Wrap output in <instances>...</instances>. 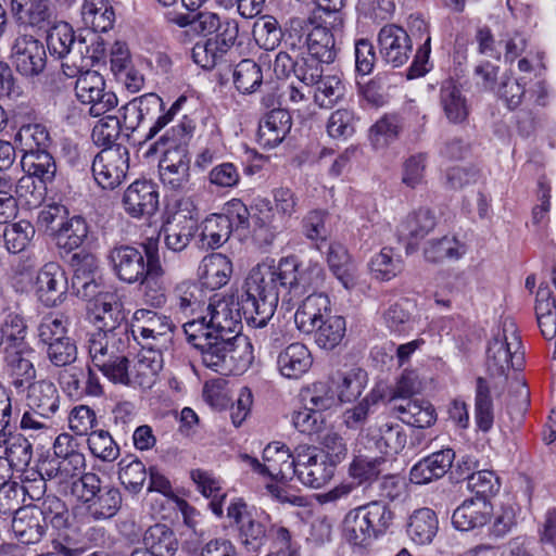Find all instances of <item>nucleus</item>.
Instances as JSON below:
<instances>
[{"label":"nucleus","instance_id":"nucleus-17","mask_svg":"<svg viewBox=\"0 0 556 556\" xmlns=\"http://www.w3.org/2000/svg\"><path fill=\"white\" fill-rule=\"evenodd\" d=\"M11 58L16 71L25 77L38 76L47 64L43 43L31 35H20L15 38Z\"/></svg>","mask_w":556,"mask_h":556},{"label":"nucleus","instance_id":"nucleus-45","mask_svg":"<svg viewBox=\"0 0 556 556\" xmlns=\"http://www.w3.org/2000/svg\"><path fill=\"white\" fill-rule=\"evenodd\" d=\"M437 220L430 208H419L409 214L399 226L401 238L419 241L424 239L434 227Z\"/></svg>","mask_w":556,"mask_h":556},{"label":"nucleus","instance_id":"nucleus-42","mask_svg":"<svg viewBox=\"0 0 556 556\" xmlns=\"http://www.w3.org/2000/svg\"><path fill=\"white\" fill-rule=\"evenodd\" d=\"M342 535L349 544L359 547L368 546L375 540L359 506L345 515Z\"/></svg>","mask_w":556,"mask_h":556},{"label":"nucleus","instance_id":"nucleus-15","mask_svg":"<svg viewBox=\"0 0 556 556\" xmlns=\"http://www.w3.org/2000/svg\"><path fill=\"white\" fill-rule=\"evenodd\" d=\"M70 264L74 271L72 289L77 296L91 301L102 292L99 263L93 254L81 250L71 256Z\"/></svg>","mask_w":556,"mask_h":556},{"label":"nucleus","instance_id":"nucleus-16","mask_svg":"<svg viewBox=\"0 0 556 556\" xmlns=\"http://www.w3.org/2000/svg\"><path fill=\"white\" fill-rule=\"evenodd\" d=\"M296 472L299 481L309 488L319 489L334 475V466L325 455H318L316 447L300 445L296 447Z\"/></svg>","mask_w":556,"mask_h":556},{"label":"nucleus","instance_id":"nucleus-56","mask_svg":"<svg viewBox=\"0 0 556 556\" xmlns=\"http://www.w3.org/2000/svg\"><path fill=\"white\" fill-rule=\"evenodd\" d=\"M301 399L309 409L321 413L336 404L334 392L328 382H315L301 392Z\"/></svg>","mask_w":556,"mask_h":556},{"label":"nucleus","instance_id":"nucleus-46","mask_svg":"<svg viewBox=\"0 0 556 556\" xmlns=\"http://www.w3.org/2000/svg\"><path fill=\"white\" fill-rule=\"evenodd\" d=\"M204 283L212 289L225 286L232 273L230 260L220 253L205 256L201 264Z\"/></svg>","mask_w":556,"mask_h":556},{"label":"nucleus","instance_id":"nucleus-57","mask_svg":"<svg viewBox=\"0 0 556 556\" xmlns=\"http://www.w3.org/2000/svg\"><path fill=\"white\" fill-rule=\"evenodd\" d=\"M315 86L314 100L324 109L333 106L344 94V86L336 75L324 76Z\"/></svg>","mask_w":556,"mask_h":556},{"label":"nucleus","instance_id":"nucleus-39","mask_svg":"<svg viewBox=\"0 0 556 556\" xmlns=\"http://www.w3.org/2000/svg\"><path fill=\"white\" fill-rule=\"evenodd\" d=\"M440 103L451 123H462L469 114L466 97L463 94L460 87L452 80L442 84Z\"/></svg>","mask_w":556,"mask_h":556},{"label":"nucleus","instance_id":"nucleus-23","mask_svg":"<svg viewBox=\"0 0 556 556\" xmlns=\"http://www.w3.org/2000/svg\"><path fill=\"white\" fill-rule=\"evenodd\" d=\"M123 206L135 218L153 215L159 207L155 185L148 180L134 181L124 192Z\"/></svg>","mask_w":556,"mask_h":556},{"label":"nucleus","instance_id":"nucleus-10","mask_svg":"<svg viewBox=\"0 0 556 556\" xmlns=\"http://www.w3.org/2000/svg\"><path fill=\"white\" fill-rule=\"evenodd\" d=\"M291 31L300 33L299 40L305 38V45L309 55L319 59L325 64L332 63L338 54L339 48L336 43L334 30L326 20L316 21L314 17L294 18L291 21Z\"/></svg>","mask_w":556,"mask_h":556},{"label":"nucleus","instance_id":"nucleus-37","mask_svg":"<svg viewBox=\"0 0 556 556\" xmlns=\"http://www.w3.org/2000/svg\"><path fill=\"white\" fill-rule=\"evenodd\" d=\"M144 548L155 556H174L179 542L174 530L165 523L150 526L142 538Z\"/></svg>","mask_w":556,"mask_h":556},{"label":"nucleus","instance_id":"nucleus-26","mask_svg":"<svg viewBox=\"0 0 556 556\" xmlns=\"http://www.w3.org/2000/svg\"><path fill=\"white\" fill-rule=\"evenodd\" d=\"M455 452L443 448L431 453L416 463L409 471V480L415 484H428L445 476L452 468Z\"/></svg>","mask_w":556,"mask_h":556},{"label":"nucleus","instance_id":"nucleus-62","mask_svg":"<svg viewBox=\"0 0 556 556\" xmlns=\"http://www.w3.org/2000/svg\"><path fill=\"white\" fill-rule=\"evenodd\" d=\"M35 229L27 220H20L14 224L5 226L3 231V239L7 249L12 253L23 251L30 238L34 236Z\"/></svg>","mask_w":556,"mask_h":556},{"label":"nucleus","instance_id":"nucleus-47","mask_svg":"<svg viewBox=\"0 0 556 556\" xmlns=\"http://www.w3.org/2000/svg\"><path fill=\"white\" fill-rule=\"evenodd\" d=\"M375 540L387 533L393 525L395 514L383 501H371L359 506Z\"/></svg>","mask_w":556,"mask_h":556},{"label":"nucleus","instance_id":"nucleus-34","mask_svg":"<svg viewBox=\"0 0 556 556\" xmlns=\"http://www.w3.org/2000/svg\"><path fill=\"white\" fill-rule=\"evenodd\" d=\"M391 409L404 424L416 428H429L437 420V413L429 402L405 400L391 405Z\"/></svg>","mask_w":556,"mask_h":556},{"label":"nucleus","instance_id":"nucleus-44","mask_svg":"<svg viewBox=\"0 0 556 556\" xmlns=\"http://www.w3.org/2000/svg\"><path fill=\"white\" fill-rule=\"evenodd\" d=\"M232 220L224 214H212L202 223L201 239L214 250L226 243L232 232Z\"/></svg>","mask_w":556,"mask_h":556},{"label":"nucleus","instance_id":"nucleus-27","mask_svg":"<svg viewBox=\"0 0 556 556\" xmlns=\"http://www.w3.org/2000/svg\"><path fill=\"white\" fill-rule=\"evenodd\" d=\"M67 279L58 263H47L37 274L36 293L46 306H54L65 293Z\"/></svg>","mask_w":556,"mask_h":556},{"label":"nucleus","instance_id":"nucleus-7","mask_svg":"<svg viewBox=\"0 0 556 556\" xmlns=\"http://www.w3.org/2000/svg\"><path fill=\"white\" fill-rule=\"evenodd\" d=\"M73 489L85 504L87 514L93 520H106L114 517L122 506L121 491L108 483L94 472L84 473L74 482Z\"/></svg>","mask_w":556,"mask_h":556},{"label":"nucleus","instance_id":"nucleus-8","mask_svg":"<svg viewBox=\"0 0 556 556\" xmlns=\"http://www.w3.org/2000/svg\"><path fill=\"white\" fill-rule=\"evenodd\" d=\"M521 340L517 334L515 324L509 320L503 323L490 340L486 349V370L492 378H506L510 368H520L522 354Z\"/></svg>","mask_w":556,"mask_h":556},{"label":"nucleus","instance_id":"nucleus-25","mask_svg":"<svg viewBox=\"0 0 556 556\" xmlns=\"http://www.w3.org/2000/svg\"><path fill=\"white\" fill-rule=\"evenodd\" d=\"M147 253L150 258L149 270L138 282L141 285L144 302L159 308L166 303L165 270L161 264L160 253L153 244L148 248Z\"/></svg>","mask_w":556,"mask_h":556},{"label":"nucleus","instance_id":"nucleus-12","mask_svg":"<svg viewBox=\"0 0 556 556\" xmlns=\"http://www.w3.org/2000/svg\"><path fill=\"white\" fill-rule=\"evenodd\" d=\"M174 327L175 325L167 316L140 308L134 313L129 332L134 340L138 339L137 333H139L143 348L161 351L170 341Z\"/></svg>","mask_w":556,"mask_h":556},{"label":"nucleus","instance_id":"nucleus-24","mask_svg":"<svg viewBox=\"0 0 556 556\" xmlns=\"http://www.w3.org/2000/svg\"><path fill=\"white\" fill-rule=\"evenodd\" d=\"M266 477L280 482L292 480L296 472V450L292 454L289 447L279 442L266 445L263 451Z\"/></svg>","mask_w":556,"mask_h":556},{"label":"nucleus","instance_id":"nucleus-58","mask_svg":"<svg viewBox=\"0 0 556 556\" xmlns=\"http://www.w3.org/2000/svg\"><path fill=\"white\" fill-rule=\"evenodd\" d=\"M87 441L91 454L103 462H114L119 456V446L109 431H91Z\"/></svg>","mask_w":556,"mask_h":556},{"label":"nucleus","instance_id":"nucleus-14","mask_svg":"<svg viewBox=\"0 0 556 556\" xmlns=\"http://www.w3.org/2000/svg\"><path fill=\"white\" fill-rule=\"evenodd\" d=\"M128 161L126 147L116 144L115 148H104L94 156L91 166L97 184L103 189H115L127 174Z\"/></svg>","mask_w":556,"mask_h":556},{"label":"nucleus","instance_id":"nucleus-49","mask_svg":"<svg viewBox=\"0 0 556 556\" xmlns=\"http://www.w3.org/2000/svg\"><path fill=\"white\" fill-rule=\"evenodd\" d=\"M2 453L4 463L17 471L24 470L30 463L33 457V445L22 434H15L4 441Z\"/></svg>","mask_w":556,"mask_h":556},{"label":"nucleus","instance_id":"nucleus-32","mask_svg":"<svg viewBox=\"0 0 556 556\" xmlns=\"http://www.w3.org/2000/svg\"><path fill=\"white\" fill-rule=\"evenodd\" d=\"M24 172L28 175L20 180V188H28L31 177L38 178L42 184L51 182L56 173V164L47 149L23 153L21 160Z\"/></svg>","mask_w":556,"mask_h":556},{"label":"nucleus","instance_id":"nucleus-48","mask_svg":"<svg viewBox=\"0 0 556 556\" xmlns=\"http://www.w3.org/2000/svg\"><path fill=\"white\" fill-rule=\"evenodd\" d=\"M232 83L242 94L255 92L263 83L261 66L251 59L241 60L233 68Z\"/></svg>","mask_w":556,"mask_h":556},{"label":"nucleus","instance_id":"nucleus-40","mask_svg":"<svg viewBox=\"0 0 556 556\" xmlns=\"http://www.w3.org/2000/svg\"><path fill=\"white\" fill-rule=\"evenodd\" d=\"M438 518L435 513L427 507L415 510L409 517L407 533L410 539L420 545L432 542L438 532Z\"/></svg>","mask_w":556,"mask_h":556},{"label":"nucleus","instance_id":"nucleus-52","mask_svg":"<svg viewBox=\"0 0 556 556\" xmlns=\"http://www.w3.org/2000/svg\"><path fill=\"white\" fill-rule=\"evenodd\" d=\"M327 263L333 275L340 280L345 289L355 286V278L351 270L350 255L348 250L340 243H331L327 251Z\"/></svg>","mask_w":556,"mask_h":556},{"label":"nucleus","instance_id":"nucleus-64","mask_svg":"<svg viewBox=\"0 0 556 556\" xmlns=\"http://www.w3.org/2000/svg\"><path fill=\"white\" fill-rule=\"evenodd\" d=\"M315 9L311 17L316 21L326 20L330 27L340 30L343 26V16L341 10L345 5V0H314Z\"/></svg>","mask_w":556,"mask_h":556},{"label":"nucleus","instance_id":"nucleus-63","mask_svg":"<svg viewBox=\"0 0 556 556\" xmlns=\"http://www.w3.org/2000/svg\"><path fill=\"white\" fill-rule=\"evenodd\" d=\"M459 248V242L454 237L444 236L440 239L430 240L424 254L428 262L438 263L447 257L458 258L463 253Z\"/></svg>","mask_w":556,"mask_h":556},{"label":"nucleus","instance_id":"nucleus-61","mask_svg":"<svg viewBox=\"0 0 556 556\" xmlns=\"http://www.w3.org/2000/svg\"><path fill=\"white\" fill-rule=\"evenodd\" d=\"M328 215L325 210L308 211L301 220L303 236L312 242L326 241L329 233L326 226Z\"/></svg>","mask_w":556,"mask_h":556},{"label":"nucleus","instance_id":"nucleus-51","mask_svg":"<svg viewBox=\"0 0 556 556\" xmlns=\"http://www.w3.org/2000/svg\"><path fill=\"white\" fill-rule=\"evenodd\" d=\"M475 417L478 428L488 432L494 421L493 401L488 381L483 377L477 378L475 396Z\"/></svg>","mask_w":556,"mask_h":556},{"label":"nucleus","instance_id":"nucleus-19","mask_svg":"<svg viewBox=\"0 0 556 556\" xmlns=\"http://www.w3.org/2000/svg\"><path fill=\"white\" fill-rule=\"evenodd\" d=\"M47 47L52 55L66 59L65 63L73 65L75 61H83V52L87 51L86 37L75 36L68 23L61 22L50 28L47 35Z\"/></svg>","mask_w":556,"mask_h":556},{"label":"nucleus","instance_id":"nucleus-33","mask_svg":"<svg viewBox=\"0 0 556 556\" xmlns=\"http://www.w3.org/2000/svg\"><path fill=\"white\" fill-rule=\"evenodd\" d=\"M313 358L305 344L294 342L281 351L277 357L280 374L289 379L302 377L312 366Z\"/></svg>","mask_w":556,"mask_h":556},{"label":"nucleus","instance_id":"nucleus-2","mask_svg":"<svg viewBox=\"0 0 556 556\" xmlns=\"http://www.w3.org/2000/svg\"><path fill=\"white\" fill-rule=\"evenodd\" d=\"M252 273L250 271L243 285V292L240 296H224L212 299L206 308V315L199 316L184 324L191 326L193 324H203L205 330L211 336L222 334L223 337L233 336L239 338L242 329V318L248 326L253 328H264L273 316H265L262 304L264 296L261 290L253 291L251 286Z\"/></svg>","mask_w":556,"mask_h":556},{"label":"nucleus","instance_id":"nucleus-28","mask_svg":"<svg viewBox=\"0 0 556 556\" xmlns=\"http://www.w3.org/2000/svg\"><path fill=\"white\" fill-rule=\"evenodd\" d=\"M492 506L483 497L465 500L453 513L452 523L459 531L483 527L490 520Z\"/></svg>","mask_w":556,"mask_h":556},{"label":"nucleus","instance_id":"nucleus-6","mask_svg":"<svg viewBox=\"0 0 556 556\" xmlns=\"http://www.w3.org/2000/svg\"><path fill=\"white\" fill-rule=\"evenodd\" d=\"M190 124L181 122L166 131L155 144L172 146L163 152L159 162V175L163 186L173 191H186L190 185V155L180 142L191 131Z\"/></svg>","mask_w":556,"mask_h":556},{"label":"nucleus","instance_id":"nucleus-60","mask_svg":"<svg viewBox=\"0 0 556 556\" xmlns=\"http://www.w3.org/2000/svg\"><path fill=\"white\" fill-rule=\"evenodd\" d=\"M401 270L402 261L400 257H393V250L390 248H383L370 261V271L379 280H390Z\"/></svg>","mask_w":556,"mask_h":556},{"label":"nucleus","instance_id":"nucleus-38","mask_svg":"<svg viewBox=\"0 0 556 556\" xmlns=\"http://www.w3.org/2000/svg\"><path fill=\"white\" fill-rule=\"evenodd\" d=\"M386 465L383 456L357 454L349 466V476L357 485L370 486L384 471Z\"/></svg>","mask_w":556,"mask_h":556},{"label":"nucleus","instance_id":"nucleus-13","mask_svg":"<svg viewBox=\"0 0 556 556\" xmlns=\"http://www.w3.org/2000/svg\"><path fill=\"white\" fill-rule=\"evenodd\" d=\"M76 77V97L81 103L90 105L92 116L104 115L117 105L116 94L105 90V80L97 71L84 70Z\"/></svg>","mask_w":556,"mask_h":556},{"label":"nucleus","instance_id":"nucleus-21","mask_svg":"<svg viewBox=\"0 0 556 556\" xmlns=\"http://www.w3.org/2000/svg\"><path fill=\"white\" fill-rule=\"evenodd\" d=\"M142 123L154 121L149 128L146 140L153 139L168 123H170L180 110L182 98L176 100L168 110H165L164 102L156 93L150 92L135 98Z\"/></svg>","mask_w":556,"mask_h":556},{"label":"nucleus","instance_id":"nucleus-43","mask_svg":"<svg viewBox=\"0 0 556 556\" xmlns=\"http://www.w3.org/2000/svg\"><path fill=\"white\" fill-rule=\"evenodd\" d=\"M25 336L26 325L20 315L9 313L0 318V346H3V354L28 346Z\"/></svg>","mask_w":556,"mask_h":556},{"label":"nucleus","instance_id":"nucleus-55","mask_svg":"<svg viewBox=\"0 0 556 556\" xmlns=\"http://www.w3.org/2000/svg\"><path fill=\"white\" fill-rule=\"evenodd\" d=\"M379 451L383 454H397L406 444V433L400 425L383 424L377 430L369 433Z\"/></svg>","mask_w":556,"mask_h":556},{"label":"nucleus","instance_id":"nucleus-5","mask_svg":"<svg viewBox=\"0 0 556 556\" xmlns=\"http://www.w3.org/2000/svg\"><path fill=\"white\" fill-rule=\"evenodd\" d=\"M131 336L118 332H93L88 339V352L91 362L110 381L128 384V349Z\"/></svg>","mask_w":556,"mask_h":556},{"label":"nucleus","instance_id":"nucleus-9","mask_svg":"<svg viewBox=\"0 0 556 556\" xmlns=\"http://www.w3.org/2000/svg\"><path fill=\"white\" fill-rule=\"evenodd\" d=\"M152 244L159 250V240L153 238H148L140 247L129 244L114 247L110 251L109 260L115 276L128 285L137 283L143 278L150 266L147 251Z\"/></svg>","mask_w":556,"mask_h":556},{"label":"nucleus","instance_id":"nucleus-4","mask_svg":"<svg viewBox=\"0 0 556 556\" xmlns=\"http://www.w3.org/2000/svg\"><path fill=\"white\" fill-rule=\"evenodd\" d=\"M294 323L303 333L313 334L315 343L325 350L334 349L345 334V320L331 314L330 300L325 293L307 295L294 314Z\"/></svg>","mask_w":556,"mask_h":556},{"label":"nucleus","instance_id":"nucleus-54","mask_svg":"<svg viewBox=\"0 0 556 556\" xmlns=\"http://www.w3.org/2000/svg\"><path fill=\"white\" fill-rule=\"evenodd\" d=\"M87 51L84 50L81 56L83 61H75L73 65L63 63L62 70L67 77H76L79 72L90 70V67L98 64L104 56L105 46L103 40L99 37L91 35L89 39L86 38Z\"/></svg>","mask_w":556,"mask_h":556},{"label":"nucleus","instance_id":"nucleus-29","mask_svg":"<svg viewBox=\"0 0 556 556\" xmlns=\"http://www.w3.org/2000/svg\"><path fill=\"white\" fill-rule=\"evenodd\" d=\"M11 528L18 542L27 545L39 543L48 530L37 509L29 505L14 511Z\"/></svg>","mask_w":556,"mask_h":556},{"label":"nucleus","instance_id":"nucleus-59","mask_svg":"<svg viewBox=\"0 0 556 556\" xmlns=\"http://www.w3.org/2000/svg\"><path fill=\"white\" fill-rule=\"evenodd\" d=\"M68 208L60 203H50L40 208L37 215V225L51 238L61 229V226L70 217Z\"/></svg>","mask_w":556,"mask_h":556},{"label":"nucleus","instance_id":"nucleus-36","mask_svg":"<svg viewBox=\"0 0 556 556\" xmlns=\"http://www.w3.org/2000/svg\"><path fill=\"white\" fill-rule=\"evenodd\" d=\"M88 232L89 228L84 217L70 215L52 239L61 254H70L84 243Z\"/></svg>","mask_w":556,"mask_h":556},{"label":"nucleus","instance_id":"nucleus-20","mask_svg":"<svg viewBox=\"0 0 556 556\" xmlns=\"http://www.w3.org/2000/svg\"><path fill=\"white\" fill-rule=\"evenodd\" d=\"M379 53L393 67L404 65L412 53V40L407 31L395 24L384 25L378 34Z\"/></svg>","mask_w":556,"mask_h":556},{"label":"nucleus","instance_id":"nucleus-31","mask_svg":"<svg viewBox=\"0 0 556 556\" xmlns=\"http://www.w3.org/2000/svg\"><path fill=\"white\" fill-rule=\"evenodd\" d=\"M25 391L26 405L42 416L53 417L60 408V395L55 384L47 379L34 381Z\"/></svg>","mask_w":556,"mask_h":556},{"label":"nucleus","instance_id":"nucleus-41","mask_svg":"<svg viewBox=\"0 0 556 556\" xmlns=\"http://www.w3.org/2000/svg\"><path fill=\"white\" fill-rule=\"evenodd\" d=\"M12 12L22 23L43 28L50 24L49 0H11Z\"/></svg>","mask_w":556,"mask_h":556},{"label":"nucleus","instance_id":"nucleus-18","mask_svg":"<svg viewBox=\"0 0 556 556\" xmlns=\"http://www.w3.org/2000/svg\"><path fill=\"white\" fill-rule=\"evenodd\" d=\"M94 321L99 324L97 332L109 334H130L126 312L118 295L101 292L94 299Z\"/></svg>","mask_w":556,"mask_h":556},{"label":"nucleus","instance_id":"nucleus-50","mask_svg":"<svg viewBox=\"0 0 556 556\" xmlns=\"http://www.w3.org/2000/svg\"><path fill=\"white\" fill-rule=\"evenodd\" d=\"M29 506L37 509V514L42 517L47 529L48 525L58 530L67 527L70 513L66 504L61 498L54 495H47L40 503Z\"/></svg>","mask_w":556,"mask_h":556},{"label":"nucleus","instance_id":"nucleus-53","mask_svg":"<svg viewBox=\"0 0 556 556\" xmlns=\"http://www.w3.org/2000/svg\"><path fill=\"white\" fill-rule=\"evenodd\" d=\"M23 153L48 149L51 138L46 126L41 124L23 125L14 137Z\"/></svg>","mask_w":556,"mask_h":556},{"label":"nucleus","instance_id":"nucleus-3","mask_svg":"<svg viewBox=\"0 0 556 556\" xmlns=\"http://www.w3.org/2000/svg\"><path fill=\"white\" fill-rule=\"evenodd\" d=\"M187 341L200 351L202 364L222 375L239 374L244 371L251 362L242 340L233 336H211L203 332V324L182 326Z\"/></svg>","mask_w":556,"mask_h":556},{"label":"nucleus","instance_id":"nucleus-30","mask_svg":"<svg viewBox=\"0 0 556 556\" xmlns=\"http://www.w3.org/2000/svg\"><path fill=\"white\" fill-rule=\"evenodd\" d=\"M291 127V114L285 109H273L260 121L258 140L264 147L275 148L283 141Z\"/></svg>","mask_w":556,"mask_h":556},{"label":"nucleus","instance_id":"nucleus-22","mask_svg":"<svg viewBox=\"0 0 556 556\" xmlns=\"http://www.w3.org/2000/svg\"><path fill=\"white\" fill-rule=\"evenodd\" d=\"M36 352L28 346L15 350L4 354L5 369L10 378L11 386L17 392H24L26 387L31 384L37 376L35 368Z\"/></svg>","mask_w":556,"mask_h":556},{"label":"nucleus","instance_id":"nucleus-11","mask_svg":"<svg viewBox=\"0 0 556 556\" xmlns=\"http://www.w3.org/2000/svg\"><path fill=\"white\" fill-rule=\"evenodd\" d=\"M227 516L233 520L238 540L248 552H258L268 541L266 517L252 511L243 502L229 505Z\"/></svg>","mask_w":556,"mask_h":556},{"label":"nucleus","instance_id":"nucleus-1","mask_svg":"<svg viewBox=\"0 0 556 556\" xmlns=\"http://www.w3.org/2000/svg\"><path fill=\"white\" fill-rule=\"evenodd\" d=\"M252 290H261L265 316H274L279 296L291 302L306 292L320 288L325 281V270L318 263L303 264L294 255L282 257L277 267L256 266L251 269Z\"/></svg>","mask_w":556,"mask_h":556},{"label":"nucleus","instance_id":"nucleus-35","mask_svg":"<svg viewBox=\"0 0 556 556\" xmlns=\"http://www.w3.org/2000/svg\"><path fill=\"white\" fill-rule=\"evenodd\" d=\"M198 229V220L193 216L178 214L162 228L167 249L180 252L186 249Z\"/></svg>","mask_w":556,"mask_h":556}]
</instances>
